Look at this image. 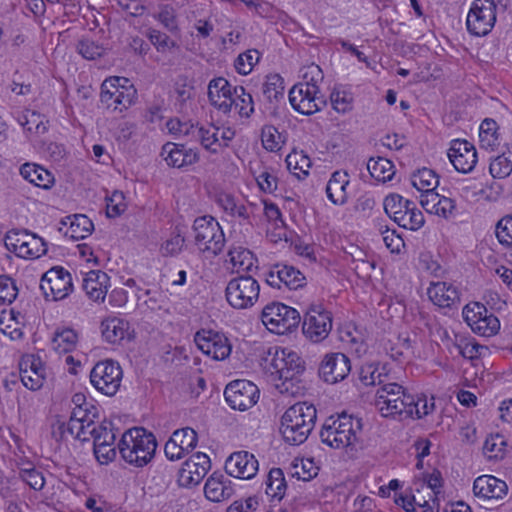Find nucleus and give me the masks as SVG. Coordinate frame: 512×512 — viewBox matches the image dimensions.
Wrapping results in <instances>:
<instances>
[{"label":"nucleus","mask_w":512,"mask_h":512,"mask_svg":"<svg viewBox=\"0 0 512 512\" xmlns=\"http://www.w3.org/2000/svg\"><path fill=\"white\" fill-rule=\"evenodd\" d=\"M286 163L289 171L298 178H301V175L307 176L312 165L310 158L303 151L290 153L286 157Z\"/></svg>","instance_id":"obj_45"},{"label":"nucleus","mask_w":512,"mask_h":512,"mask_svg":"<svg viewBox=\"0 0 512 512\" xmlns=\"http://www.w3.org/2000/svg\"><path fill=\"white\" fill-rule=\"evenodd\" d=\"M19 368L21 381L26 388L35 391L43 386L45 369L40 358L27 356L20 361Z\"/></svg>","instance_id":"obj_22"},{"label":"nucleus","mask_w":512,"mask_h":512,"mask_svg":"<svg viewBox=\"0 0 512 512\" xmlns=\"http://www.w3.org/2000/svg\"><path fill=\"white\" fill-rule=\"evenodd\" d=\"M64 225H68L66 236L73 240H80L88 237L93 229V222L83 214H76L69 216L63 221Z\"/></svg>","instance_id":"obj_30"},{"label":"nucleus","mask_w":512,"mask_h":512,"mask_svg":"<svg viewBox=\"0 0 512 512\" xmlns=\"http://www.w3.org/2000/svg\"><path fill=\"white\" fill-rule=\"evenodd\" d=\"M118 449L126 463L142 468L154 458L157 441L151 432L142 427H134L122 434Z\"/></svg>","instance_id":"obj_3"},{"label":"nucleus","mask_w":512,"mask_h":512,"mask_svg":"<svg viewBox=\"0 0 512 512\" xmlns=\"http://www.w3.org/2000/svg\"><path fill=\"white\" fill-rule=\"evenodd\" d=\"M265 373L281 392H289L293 382L304 372V361L291 348L271 347L261 363Z\"/></svg>","instance_id":"obj_1"},{"label":"nucleus","mask_w":512,"mask_h":512,"mask_svg":"<svg viewBox=\"0 0 512 512\" xmlns=\"http://www.w3.org/2000/svg\"><path fill=\"white\" fill-rule=\"evenodd\" d=\"M435 408L434 398L428 399L425 395L415 397L408 403L403 419L417 418L421 419L433 412Z\"/></svg>","instance_id":"obj_40"},{"label":"nucleus","mask_w":512,"mask_h":512,"mask_svg":"<svg viewBox=\"0 0 512 512\" xmlns=\"http://www.w3.org/2000/svg\"><path fill=\"white\" fill-rule=\"evenodd\" d=\"M500 328V322L493 314L486 313L478 322L473 326L472 330L484 337L495 335Z\"/></svg>","instance_id":"obj_60"},{"label":"nucleus","mask_w":512,"mask_h":512,"mask_svg":"<svg viewBox=\"0 0 512 512\" xmlns=\"http://www.w3.org/2000/svg\"><path fill=\"white\" fill-rule=\"evenodd\" d=\"M16 119L20 126L28 132L43 134L47 131V126L44 123V117L36 111L25 110L20 113Z\"/></svg>","instance_id":"obj_42"},{"label":"nucleus","mask_w":512,"mask_h":512,"mask_svg":"<svg viewBox=\"0 0 512 512\" xmlns=\"http://www.w3.org/2000/svg\"><path fill=\"white\" fill-rule=\"evenodd\" d=\"M508 492V486L492 475H482L477 477L473 483L474 495L483 500L502 499Z\"/></svg>","instance_id":"obj_23"},{"label":"nucleus","mask_w":512,"mask_h":512,"mask_svg":"<svg viewBox=\"0 0 512 512\" xmlns=\"http://www.w3.org/2000/svg\"><path fill=\"white\" fill-rule=\"evenodd\" d=\"M195 343L204 354L215 360H224L231 353V345L228 339L219 333L211 331L197 332Z\"/></svg>","instance_id":"obj_17"},{"label":"nucleus","mask_w":512,"mask_h":512,"mask_svg":"<svg viewBox=\"0 0 512 512\" xmlns=\"http://www.w3.org/2000/svg\"><path fill=\"white\" fill-rule=\"evenodd\" d=\"M317 411L314 405L298 402L289 407L281 417L280 432L284 441L298 446L304 443L315 426Z\"/></svg>","instance_id":"obj_2"},{"label":"nucleus","mask_w":512,"mask_h":512,"mask_svg":"<svg viewBox=\"0 0 512 512\" xmlns=\"http://www.w3.org/2000/svg\"><path fill=\"white\" fill-rule=\"evenodd\" d=\"M304 275L295 267L286 264H275L266 276L271 287L280 289L282 285L289 289H297L304 285Z\"/></svg>","instance_id":"obj_20"},{"label":"nucleus","mask_w":512,"mask_h":512,"mask_svg":"<svg viewBox=\"0 0 512 512\" xmlns=\"http://www.w3.org/2000/svg\"><path fill=\"white\" fill-rule=\"evenodd\" d=\"M128 330L129 323L119 317H110L101 322L102 336L111 344L122 341L128 335Z\"/></svg>","instance_id":"obj_29"},{"label":"nucleus","mask_w":512,"mask_h":512,"mask_svg":"<svg viewBox=\"0 0 512 512\" xmlns=\"http://www.w3.org/2000/svg\"><path fill=\"white\" fill-rule=\"evenodd\" d=\"M427 294L433 304L441 308H451L460 301L457 287L444 281H432L427 289Z\"/></svg>","instance_id":"obj_25"},{"label":"nucleus","mask_w":512,"mask_h":512,"mask_svg":"<svg viewBox=\"0 0 512 512\" xmlns=\"http://www.w3.org/2000/svg\"><path fill=\"white\" fill-rule=\"evenodd\" d=\"M171 436L176 440L178 446L184 450L185 454L189 453L197 446V433L190 427L175 430Z\"/></svg>","instance_id":"obj_54"},{"label":"nucleus","mask_w":512,"mask_h":512,"mask_svg":"<svg viewBox=\"0 0 512 512\" xmlns=\"http://www.w3.org/2000/svg\"><path fill=\"white\" fill-rule=\"evenodd\" d=\"M455 348L462 357L470 360L481 357L483 352L488 349L486 346L479 345L475 341L467 339H460L459 342L455 344Z\"/></svg>","instance_id":"obj_61"},{"label":"nucleus","mask_w":512,"mask_h":512,"mask_svg":"<svg viewBox=\"0 0 512 512\" xmlns=\"http://www.w3.org/2000/svg\"><path fill=\"white\" fill-rule=\"evenodd\" d=\"M233 93V106L238 111V114L242 117H249L254 111L251 94L247 93L242 86H234Z\"/></svg>","instance_id":"obj_46"},{"label":"nucleus","mask_w":512,"mask_h":512,"mask_svg":"<svg viewBox=\"0 0 512 512\" xmlns=\"http://www.w3.org/2000/svg\"><path fill=\"white\" fill-rule=\"evenodd\" d=\"M121 366L111 359L95 364L90 372V382L93 387L106 396H114L122 381Z\"/></svg>","instance_id":"obj_10"},{"label":"nucleus","mask_w":512,"mask_h":512,"mask_svg":"<svg viewBox=\"0 0 512 512\" xmlns=\"http://www.w3.org/2000/svg\"><path fill=\"white\" fill-rule=\"evenodd\" d=\"M217 202L226 214L237 218L240 224L251 225L248 208L243 203L238 202L232 195L221 194Z\"/></svg>","instance_id":"obj_31"},{"label":"nucleus","mask_w":512,"mask_h":512,"mask_svg":"<svg viewBox=\"0 0 512 512\" xmlns=\"http://www.w3.org/2000/svg\"><path fill=\"white\" fill-rule=\"evenodd\" d=\"M479 142L481 148L493 150L499 145L498 125L495 120L486 118L479 128Z\"/></svg>","instance_id":"obj_39"},{"label":"nucleus","mask_w":512,"mask_h":512,"mask_svg":"<svg viewBox=\"0 0 512 512\" xmlns=\"http://www.w3.org/2000/svg\"><path fill=\"white\" fill-rule=\"evenodd\" d=\"M395 223L405 229L416 231L424 225L425 219L421 210L411 201L409 207H407L402 214L395 216Z\"/></svg>","instance_id":"obj_37"},{"label":"nucleus","mask_w":512,"mask_h":512,"mask_svg":"<svg viewBox=\"0 0 512 512\" xmlns=\"http://www.w3.org/2000/svg\"><path fill=\"white\" fill-rule=\"evenodd\" d=\"M350 371V360L343 353L326 354L319 367L320 377L331 384L344 380Z\"/></svg>","instance_id":"obj_15"},{"label":"nucleus","mask_w":512,"mask_h":512,"mask_svg":"<svg viewBox=\"0 0 512 512\" xmlns=\"http://www.w3.org/2000/svg\"><path fill=\"white\" fill-rule=\"evenodd\" d=\"M448 157L454 168L464 174L471 172L477 163L476 149L467 140H453Z\"/></svg>","instance_id":"obj_16"},{"label":"nucleus","mask_w":512,"mask_h":512,"mask_svg":"<svg viewBox=\"0 0 512 512\" xmlns=\"http://www.w3.org/2000/svg\"><path fill=\"white\" fill-rule=\"evenodd\" d=\"M323 78L321 68L316 64H311L305 68L303 81L297 85H303L304 88L320 93L319 84L323 81Z\"/></svg>","instance_id":"obj_59"},{"label":"nucleus","mask_w":512,"mask_h":512,"mask_svg":"<svg viewBox=\"0 0 512 512\" xmlns=\"http://www.w3.org/2000/svg\"><path fill=\"white\" fill-rule=\"evenodd\" d=\"M303 333L314 342L324 340L332 329V314L322 304H312L304 316Z\"/></svg>","instance_id":"obj_12"},{"label":"nucleus","mask_w":512,"mask_h":512,"mask_svg":"<svg viewBox=\"0 0 512 512\" xmlns=\"http://www.w3.org/2000/svg\"><path fill=\"white\" fill-rule=\"evenodd\" d=\"M361 430V419L341 413L325 420L320 431V439L323 444L333 449H342L353 445L358 440Z\"/></svg>","instance_id":"obj_4"},{"label":"nucleus","mask_w":512,"mask_h":512,"mask_svg":"<svg viewBox=\"0 0 512 512\" xmlns=\"http://www.w3.org/2000/svg\"><path fill=\"white\" fill-rule=\"evenodd\" d=\"M411 349V342L408 337L395 336L384 343V350L395 361H400Z\"/></svg>","instance_id":"obj_48"},{"label":"nucleus","mask_w":512,"mask_h":512,"mask_svg":"<svg viewBox=\"0 0 512 512\" xmlns=\"http://www.w3.org/2000/svg\"><path fill=\"white\" fill-rule=\"evenodd\" d=\"M506 442L500 435L490 436L483 445V452L489 459L502 458L505 453Z\"/></svg>","instance_id":"obj_62"},{"label":"nucleus","mask_w":512,"mask_h":512,"mask_svg":"<svg viewBox=\"0 0 512 512\" xmlns=\"http://www.w3.org/2000/svg\"><path fill=\"white\" fill-rule=\"evenodd\" d=\"M204 493L208 500L221 502L232 496L233 489L227 477L222 474L217 475L214 473L207 479L204 486Z\"/></svg>","instance_id":"obj_28"},{"label":"nucleus","mask_w":512,"mask_h":512,"mask_svg":"<svg viewBox=\"0 0 512 512\" xmlns=\"http://www.w3.org/2000/svg\"><path fill=\"white\" fill-rule=\"evenodd\" d=\"M118 82L128 83V79L115 76L104 80L101 85L100 101L107 109L122 112L116 96Z\"/></svg>","instance_id":"obj_32"},{"label":"nucleus","mask_w":512,"mask_h":512,"mask_svg":"<svg viewBox=\"0 0 512 512\" xmlns=\"http://www.w3.org/2000/svg\"><path fill=\"white\" fill-rule=\"evenodd\" d=\"M261 140L264 149L270 152L279 151L285 142L281 133L273 125H265L262 128Z\"/></svg>","instance_id":"obj_51"},{"label":"nucleus","mask_w":512,"mask_h":512,"mask_svg":"<svg viewBox=\"0 0 512 512\" xmlns=\"http://www.w3.org/2000/svg\"><path fill=\"white\" fill-rule=\"evenodd\" d=\"M258 461L248 451L232 453L225 462V471L228 475L239 479H251L258 471Z\"/></svg>","instance_id":"obj_19"},{"label":"nucleus","mask_w":512,"mask_h":512,"mask_svg":"<svg viewBox=\"0 0 512 512\" xmlns=\"http://www.w3.org/2000/svg\"><path fill=\"white\" fill-rule=\"evenodd\" d=\"M91 437L94 445H114L116 436L112 429V423L106 421L96 423L89 433V439Z\"/></svg>","instance_id":"obj_44"},{"label":"nucleus","mask_w":512,"mask_h":512,"mask_svg":"<svg viewBox=\"0 0 512 512\" xmlns=\"http://www.w3.org/2000/svg\"><path fill=\"white\" fill-rule=\"evenodd\" d=\"M77 52L87 60H94L101 57L104 53V48L95 41L84 38L77 43Z\"/></svg>","instance_id":"obj_64"},{"label":"nucleus","mask_w":512,"mask_h":512,"mask_svg":"<svg viewBox=\"0 0 512 512\" xmlns=\"http://www.w3.org/2000/svg\"><path fill=\"white\" fill-rule=\"evenodd\" d=\"M497 19L494 0H474L469 9L466 27L475 36H485L493 29Z\"/></svg>","instance_id":"obj_9"},{"label":"nucleus","mask_w":512,"mask_h":512,"mask_svg":"<svg viewBox=\"0 0 512 512\" xmlns=\"http://www.w3.org/2000/svg\"><path fill=\"white\" fill-rule=\"evenodd\" d=\"M195 244L202 252L219 254L225 244L223 230L219 223L210 216L199 217L193 225Z\"/></svg>","instance_id":"obj_7"},{"label":"nucleus","mask_w":512,"mask_h":512,"mask_svg":"<svg viewBox=\"0 0 512 512\" xmlns=\"http://www.w3.org/2000/svg\"><path fill=\"white\" fill-rule=\"evenodd\" d=\"M261 319L271 332L283 335L295 329L301 317L296 309L280 302H273L263 308Z\"/></svg>","instance_id":"obj_6"},{"label":"nucleus","mask_w":512,"mask_h":512,"mask_svg":"<svg viewBox=\"0 0 512 512\" xmlns=\"http://www.w3.org/2000/svg\"><path fill=\"white\" fill-rule=\"evenodd\" d=\"M140 294L137 295L138 300L144 299V304L151 311H164L169 313V301L165 293L159 290H140Z\"/></svg>","instance_id":"obj_43"},{"label":"nucleus","mask_w":512,"mask_h":512,"mask_svg":"<svg viewBox=\"0 0 512 512\" xmlns=\"http://www.w3.org/2000/svg\"><path fill=\"white\" fill-rule=\"evenodd\" d=\"M349 182V175L346 171H335L331 175L326 185V194L333 204L343 205L347 202V186Z\"/></svg>","instance_id":"obj_27"},{"label":"nucleus","mask_w":512,"mask_h":512,"mask_svg":"<svg viewBox=\"0 0 512 512\" xmlns=\"http://www.w3.org/2000/svg\"><path fill=\"white\" fill-rule=\"evenodd\" d=\"M384 370V366L380 369L379 367L368 365L362 368L360 379L365 385H378L379 387H381L383 384L388 383L386 381L388 375L387 373L384 372Z\"/></svg>","instance_id":"obj_56"},{"label":"nucleus","mask_w":512,"mask_h":512,"mask_svg":"<svg viewBox=\"0 0 512 512\" xmlns=\"http://www.w3.org/2000/svg\"><path fill=\"white\" fill-rule=\"evenodd\" d=\"M413 401V395L398 383L388 382L379 387L375 394V406L383 417L399 416L403 419L408 403Z\"/></svg>","instance_id":"obj_5"},{"label":"nucleus","mask_w":512,"mask_h":512,"mask_svg":"<svg viewBox=\"0 0 512 512\" xmlns=\"http://www.w3.org/2000/svg\"><path fill=\"white\" fill-rule=\"evenodd\" d=\"M77 334L72 329L57 331L52 339V348L58 353L70 352L76 345Z\"/></svg>","instance_id":"obj_47"},{"label":"nucleus","mask_w":512,"mask_h":512,"mask_svg":"<svg viewBox=\"0 0 512 512\" xmlns=\"http://www.w3.org/2000/svg\"><path fill=\"white\" fill-rule=\"evenodd\" d=\"M490 174L493 178H506L512 172V151L497 156L489 166Z\"/></svg>","instance_id":"obj_50"},{"label":"nucleus","mask_w":512,"mask_h":512,"mask_svg":"<svg viewBox=\"0 0 512 512\" xmlns=\"http://www.w3.org/2000/svg\"><path fill=\"white\" fill-rule=\"evenodd\" d=\"M411 184L422 193L429 192L438 186L439 177L433 170L423 168L412 174Z\"/></svg>","instance_id":"obj_41"},{"label":"nucleus","mask_w":512,"mask_h":512,"mask_svg":"<svg viewBox=\"0 0 512 512\" xmlns=\"http://www.w3.org/2000/svg\"><path fill=\"white\" fill-rule=\"evenodd\" d=\"M229 262L237 273L251 272L255 262V256L248 249L237 246L229 249Z\"/></svg>","instance_id":"obj_34"},{"label":"nucleus","mask_w":512,"mask_h":512,"mask_svg":"<svg viewBox=\"0 0 512 512\" xmlns=\"http://www.w3.org/2000/svg\"><path fill=\"white\" fill-rule=\"evenodd\" d=\"M411 200L399 194H390L384 199L385 212L395 221V216L402 214L409 207Z\"/></svg>","instance_id":"obj_58"},{"label":"nucleus","mask_w":512,"mask_h":512,"mask_svg":"<svg viewBox=\"0 0 512 512\" xmlns=\"http://www.w3.org/2000/svg\"><path fill=\"white\" fill-rule=\"evenodd\" d=\"M264 96L272 102L277 100L279 97H283L284 93V80L279 74H270L266 77V80L262 87Z\"/></svg>","instance_id":"obj_53"},{"label":"nucleus","mask_w":512,"mask_h":512,"mask_svg":"<svg viewBox=\"0 0 512 512\" xmlns=\"http://www.w3.org/2000/svg\"><path fill=\"white\" fill-rule=\"evenodd\" d=\"M224 396L232 409L245 411L257 403L259 390L251 381L235 380L226 386Z\"/></svg>","instance_id":"obj_13"},{"label":"nucleus","mask_w":512,"mask_h":512,"mask_svg":"<svg viewBox=\"0 0 512 512\" xmlns=\"http://www.w3.org/2000/svg\"><path fill=\"white\" fill-rule=\"evenodd\" d=\"M161 156L168 166L181 168L192 165L199 160L197 150L186 149L182 144L168 142L162 146Z\"/></svg>","instance_id":"obj_24"},{"label":"nucleus","mask_w":512,"mask_h":512,"mask_svg":"<svg viewBox=\"0 0 512 512\" xmlns=\"http://www.w3.org/2000/svg\"><path fill=\"white\" fill-rule=\"evenodd\" d=\"M367 169L374 179L379 182H386L393 178L395 169L393 163L383 157L370 158L367 163Z\"/></svg>","instance_id":"obj_38"},{"label":"nucleus","mask_w":512,"mask_h":512,"mask_svg":"<svg viewBox=\"0 0 512 512\" xmlns=\"http://www.w3.org/2000/svg\"><path fill=\"white\" fill-rule=\"evenodd\" d=\"M259 60V51L256 49H249L238 55L234 66L239 74L247 75L252 71L253 67L259 62Z\"/></svg>","instance_id":"obj_55"},{"label":"nucleus","mask_w":512,"mask_h":512,"mask_svg":"<svg viewBox=\"0 0 512 512\" xmlns=\"http://www.w3.org/2000/svg\"><path fill=\"white\" fill-rule=\"evenodd\" d=\"M260 285L251 275L231 279L225 290L227 302L235 309L251 308L258 300Z\"/></svg>","instance_id":"obj_8"},{"label":"nucleus","mask_w":512,"mask_h":512,"mask_svg":"<svg viewBox=\"0 0 512 512\" xmlns=\"http://www.w3.org/2000/svg\"><path fill=\"white\" fill-rule=\"evenodd\" d=\"M20 174L24 179L40 188L47 189L53 183V177L51 173L36 164L26 163L22 165L20 168Z\"/></svg>","instance_id":"obj_33"},{"label":"nucleus","mask_w":512,"mask_h":512,"mask_svg":"<svg viewBox=\"0 0 512 512\" xmlns=\"http://www.w3.org/2000/svg\"><path fill=\"white\" fill-rule=\"evenodd\" d=\"M265 485V492L272 500L280 501L283 499L287 485L284 473L280 468L270 470Z\"/></svg>","instance_id":"obj_36"},{"label":"nucleus","mask_w":512,"mask_h":512,"mask_svg":"<svg viewBox=\"0 0 512 512\" xmlns=\"http://www.w3.org/2000/svg\"><path fill=\"white\" fill-rule=\"evenodd\" d=\"M40 289L46 299L63 300L73 291L72 276L63 267L55 266L42 276Z\"/></svg>","instance_id":"obj_11"},{"label":"nucleus","mask_w":512,"mask_h":512,"mask_svg":"<svg viewBox=\"0 0 512 512\" xmlns=\"http://www.w3.org/2000/svg\"><path fill=\"white\" fill-rule=\"evenodd\" d=\"M289 102L294 110L303 115H312L326 104L320 93L296 84L289 91Z\"/></svg>","instance_id":"obj_14"},{"label":"nucleus","mask_w":512,"mask_h":512,"mask_svg":"<svg viewBox=\"0 0 512 512\" xmlns=\"http://www.w3.org/2000/svg\"><path fill=\"white\" fill-rule=\"evenodd\" d=\"M109 280L107 273L92 270L86 273L83 278L82 287L91 300L103 302L108 292Z\"/></svg>","instance_id":"obj_26"},{"label":"nucleus","mask_w":512,"mask_h":512,"mask_svg":"<svg viewBox=\"0 0 512 512\" xmlns=\"http://www.w3.org/2000/svg\"><path fill=\"white\" fill-rule=\"evenodd\" d=\"M233 88L224 77L212 79L208 84V98L215 108L229 113L233 107Z\"/></svg>","instance_id":"obj_21"},{"label":"nucleus","mask_w":512,"mask_h":512,"mask_svg":"<svg viewBox=\"0 0 512 512\" xmlns=\"http://www.w3.org/2000/svg\"><path fill=\"white\" fill-rule=\"evenodd\" d=\"M25 242L26 244L22 248L24 253H21V258L33 259L46 254L47 246L43 238L28 232Z\"/></svg>","instance_id":"obj_49"},{"label":"nucleus","mask_w":512,"mask_h":512,"mask_svg":"<svg viewBox=\"0 0 512 512\" xmlns=\"http://www.w3.org/2000/svg\"><path fill=\"white\" fill-rule=\"evenodd\" d=\"M219 132L220 128L213 126L207 129L196 127V129H193V137L198 138L205 149L215 153L217 152V148L214 146H221L219 143Z\"/></svg>","instance_id":"obj_52"},{"label":"nucleus","mask_w":512,"mask_h":512,"mask_svg":"<svg viewBox=\"0 0 512 512\" xmlns=\"http://www.w3.org/2000/svg\"><path fill=\"white\" fill-rule=\"evenodd\" d=\"M147 37L155 49L160 53H166L173 48L178 47L177 43L172 40L166 33L157 29H149Z\"/></svg>","instance_id":"obj_57"},{"label":"nucleus","mask_w":512,"mask_h":512,"mask_svg":"<svg viewBox=\"0 0 512 512\" xmlns=\"http://www.w3.org/2000/svg\"><path fill=\"white\" fill-rule=\"evenodd\" d=\"M378 230L382 235V240L385 243V246L392 253H399L404 247V241L398 234H396V231L389 229L382 223H378Z\"/></svg>","instance_id":"obj_63"},{"label":"nucleus","mask_w":512,"mask_h":512,"mask_svg":"<svg viewBox=\"0 0 512 512\" xmlns=\"http://www.w3.org/2000/svg\"><path fill=\"white\" fill-rule=\"evenodd\" d=\"M211 467L209 457L197 452L187 459L179 472V482L182 486H193L200 483Z\"/></svg>","instance_id":"obj_18"},{"label":"nucleus","mask_w":512,"mask_h":512,"mask_svg":"<svg viewBox=\"0 0 512 512\" xmlns=\"http://www.w3.org/2000/svg\"><path fill=\"white\" fill-rule=\"evenodd\" d=\"M85 425V423L70 416L67 423H58L57 430H53V435L59 437V439H63L66 437V434H69L80 441H88L91 428H86Z\"/></svg>","instance_id":"obj_35"}]
</instances>
